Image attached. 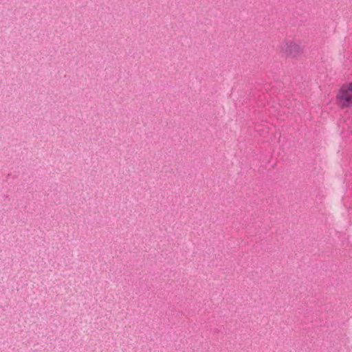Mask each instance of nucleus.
Returning <instances> with one entry per match:
<instances>
[{
    "instance_id": "nucleus-1",
    "label": "nucleus",
    "mask_w": 352,
    "mask_h": 352,
    "mask_svg": "<svg viewBox=\"0 0 352 352\" xmlns=\"http://www.w3.org/2000/svg\"><path fill=\"white\" fill-rule=\"evenodd\" d=\"M282 52L286 57L296 58L302 54L303 48L300 43L289 41L285 43Z\"/></svg>"
},
{
    "instance_id": "nucleus-2",
    "label": "nucleus",
    "mask_w": 352,
    "mask_h": 352,
    "mask_svg": "<svg viewBox=\"0 0 352 352\" xmlns=\"http://www.w3.org/2000/svg\"><path fill=\"white\" fill-rule=\"evenodd\" d=\"M337 99L342 107L352 104V82L343 85L337 95Z\"/></svg>"
}]
</instances>
